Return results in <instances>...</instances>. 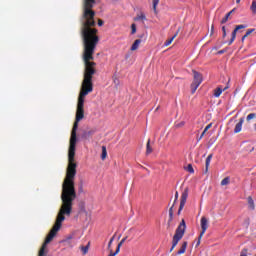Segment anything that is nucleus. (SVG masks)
<instances>
[{
	"label": "nucleus",
	"instance_id": "nucleus-21",
	"mask_svg": "<svg viewBox=\"0 0 256 256\" xmlns=\"http://www.w3.org/2000/svg\"><path fill=\"white\" fill-rule=\"evenodd\" d=\"M102 161H105L107 159V147L102 146V154H101Z\"/></svg>",
	"mask_w": 256,
	"mask_h": 256
},
{
	"label": "nucleus",
	"instance_id": "nucleus-9",
	"mask_svg": "<svg viewBox=\"0 0 256 256\" xmlns=\"http://www.w3.org/2000/svg\"><path fill=\"white\" fill-rule=\"evenodd\" d=\"M227 89H229V85L224 88L222 86L217 87L214 90V97H221V93H223V91H227Z\"/></svg>",
	"mask_w": 256,
	"mask_h": 256
},
{
	"label": "nucleus",
	"instance_id": "nucleus-11",
	"mask_svg": "<svg viewBox=\"0 0 256 256\" xmlns=\"http://www.w3.org/2000/svg\"><path fill=\"white\" fill-rule=\"evenodd\" d=\"M248 201V208L250 209V211H255V201L253 200V197L249 196L247 198Z\"/></svg>",
	"mask_w": 256,
	"mask_h": 256
},
{
	"label": "nucleus",
	"instance_id": "nucleus-32",
	"mask_svg": "<svg viewBox=\"0 0 256 256\" xmlns=\"http://www.w3.org/2000/svg\"><path fill=\"white\" fill-rule=\"evenodd\" d=\"M255 31V28H252V29H248L245 33L246 37H249V35H251V33H254Z\"/></svg>",
	"mask_w": 256,
	"mask_h": 256
},
{
	"label": "nucleus",
	"instance_id": "nucleus-2",
	"mask_svg": "<svg viewBox=\"0 0 256 256\" xmlns=\"http://www.w3.org/2000/svg\"><path fill=\"white\" fill-rule=\"evenodd\" d=\"M85 100L78 98L76 118L70 136L68 149V166L66 176L62 183L61 207L58 214H71L73 212V201L77 199L75 190V177L77 175V163H75V151L77 147V129L79 121L85 117Z\"/></svg>",
	"mask_w": 256,
	"mask_h": 256
},
{
	"label": "nucleus",
	"instance_id": "nucleus-7",
	"mask_svg": "<svg viewBox=\"0 0 256 256\" xmlns=\"http://www.w3.org/2000/svg\"><path fill=\"white\" fill-rule=\"evenodd\" d=\"M245 25L241 24V25H237L235 27V29L233 30L232 34H231V39L228 42V45H233L235 39L237 38V31H239L240 29H245Z\"/></svg>",
	"mask_w": 256,
	"mask_h": 256
},
{
	"label": "nucleus",
	"instance_id": "nucleus-3",
	"mask_svg": "<svg viewBox=\"0 0 256 256\" xmlns=\"http://www.w3.org/2000/svg\"><path fill=\"white\" fill-rule=\"evenodd\" d=\"M187 229V225L185 224V219H182L180 224L178 225L175 234L172 239V247L170 248V253L177 247L179 241L183 239V235H185V230Z\"/></svg>",
	"mask_w": 256,
	"mask_h": 256
},
{
	"label": "nucleus",
	"instance_id": "nucleus-36",
	"mask_svg": "<svg viewBox=\"0 0 256 256\" xmlns=\"http://www.w3.org/2000/svg\"><path fill=\"white\" fill-rule=\"evenodd\" d=\"M78 193H83V184L79 185Z\"/></svg>",
	"mask_w": 256,
	"mask_h": 256
},
{
	"label": "nucleus",
	"instance_id": "nucleus-35",
	"mask_svg": "<svg viewBox=\"0 0 256 256\" xmlns=\"http://www.w3.org/2000/svg\"><path fill=\"white\" fill-rule=\"evenodd\" d=\"M201 239H203V237H201V234L198 237V241L196 243V247H199V245H201Z\"/></svg>",
	"mask_w": 256,
	"mask_h": 256
},
{
	"label": "nucleus",
	"instance_id": "nucleus-27",
	"mask_svg": "<svg viewBox=\"0 0 256 256\" xmlns=\"http://www.w3.org/2000/svg\"><path fill=\"white\" fill-rule=\"evenodd\" d=\"M159 5V0H153V10L157 13V6Z\"/></svg>",
	"mask_w": 256,
	"mask_h": 256
},
{
	"label": "nucleus",
	"instance_id": "nucleus-34",
	"mask_svg": "<svg viewBox=\"0 0 256 256\" xmlns=\"http://www.w3.org/2000/svg\"><path fill=\"white\" fill-rule=\"evenodd\" d=\"M177 199H179V192L178 191L175 192V199H174L173 205H175V203H177Z\"/></svg>",
	"mask_w": 256,
	"mask_h": 256
},
{
	"label": "nucleus",
	"instance_id": "nucleus-37",
	"mask_svg": "<svg viewBox=\"0 0 256 256\" xmlns=\"http://www.w3.org/2000/svg\"><path fill=\"white\" fill-rule=\"evenodd\" d=\"M103 23H104L103 20L98 19V26H99V27H103Z\"/></svg>",
	"mask_w": 256,
	"mask_h": 256
},
{
	"label": "nucleus",
	"instance_id": "nucleus-5",
	"mask_svg": "<svg viewBox=\"0 0 256 256\" xmlns=\"http://www.w3.org/2000/svg\"><path fill=\"white\" fill-rule=\"evenodd\" d=\"M187 197H189V188H185L181 194L178 215H181V211H183V208L185 207V203H187Z\"/></svg>",
	"mask_w": 256,
	"mask_h": 256
},
{
	"label": "nucleus",
	"instance_id": "nucleus-13",
	"mask_svg": "<svg viewBox=\"0 0 256 256\" xmlns=\"http://www.w3.org/2000/svg\"><path fill=\"white\" fill-rule=\"evenodd\" d=\"M211 127H213V124H212V123L208 124V125L204 128V130H203L202 134L200 135V137L197 138V141H201V139H203V137H205V133H207Z\"/></svg>",
	"mask_w": 256,
	"mask_h": 256
},
{
	"label": "nucleus",
	"instance_id": "nucleus-31",
	"mask_svg": "<svg viewBox=\"0 0 256 256\" xmlns=\"http://www.w3.org/2000/svg\"><path fill=\"white\" fill-rule=\"evenodd\" d=\"M175 127L177 129L181 128V127H185V121H181L175 124Z\"/></svg>",
	"mask_w": 256,
	"mask_h": 256
},
{
	"label": "nucleus",
	"instance_id": "nucleus-29",
	"mask_svg": "<svg viewBox=\"0 0 256 256\" xmlns=\"http://www.w3.org/2000/svg\"><path fill=\"white\" fill-rule=\"evenodd\" d=\"M137 33V25L132 24L131 25V34L135 35Z\"/></svg>",
	"mask_w": 256,
	"mask_h": 256
},
{
	"label": "nucleus",
	"instance_id": "nucleus-18",
	"mask_svg": "<svg viewBox=\"0 0 256 256\" xmlns=\"http://www.w3.org/2000/svg\"><path fill=\"white\" fill-rule=\"evenodd\" d=\"M211 159H213V154H209L208 157L206 158V173L209 171V165H211Z\"/></svg>",
	"mask_w": 256,
	"mask_h": 256
},
{
	"label": "nucleus",
	"instance_id": "nucleus-14",
	"mask_svg": "<svg viewBox=\"0 0 256 256\" xmlns=\"http://www.w3.org/2000/svg\"><path fill=\"white\" fill-rule=\"evenodd\" d=\"M185 251H187V241H184L182 243L181 248L178 250V255H183V253H185Z\"/></svg>",
	"mask_w": 256,
	"mask_h": 256
},
{
	"label": "nucleus",
	"instance_id": "nucleus-19",
	"mask_svg": "<svg viewBox=\"0 0 256 256\" xmlns=\"http://www.w3.org/2000/svg\"><path fill=\"white\" fill-rule=\"evenodd\" d=\"M125 241H127V237H124L117 245L116 248V253H120L121 251V247H123V243H125Z\"/></svg>",
	"mask_w": 256,
	"mask_h": 256
},
{
	"label": "nucleus",
	"instance_id": "nucleus-25",
	"mask_svg": "<svg viewBox=\"0 0 256 256\" xmlns=\"http://www.w3.org/2000/svg\"><path fill=\"white\" fill-rule=\"evenodd\" d=\"M229 17H231V13H227L225 17L221 20V24H225L227 21H229Z\"/></svg>",
	"mask_w": 256,
	"mask_h": 256
},
{
	"label": "nucleus",
	"instance_id": "nucleus-40",
	"mask_svg": "<svg viewBox=\"0 0 256 256\" xmlns=\"http://www.w3.org/2000/svg\"><path fill=\"white\" fill-rule=\"evenodd\" d=\"M246 37H247L246 34H244L243 37H242V39H241L242 43L245 42V38H246Z\"/></svg>",
	"mask_w": 256,
	"mask_h": 256
},
{
	"label": "nucleus",
	"instance_id": "nucleus-42",
	"mask_svg": "<svg viewBox=\"0 0 256 256\" xmlns=\"http://www.w3.org/2000/svg\"><path fill=\"white\" fill-rule=\"evenodd\" d=\"M235 12V9H232L230 12H228V13H230V15H232L233 13Z\"/></svg>",
	"mask_w": 256,
	"mask_h": 256
},
{
	"label": "nucleus",
	"instance_id": "nucleus-8",
	"mask_svg": "<svg viewBox=\"0 0 256 256\" xmlns=\"http://www.w3.org/2000/svg\"><path fill=\"white\" fill-rule=\"evenodd\" d=\"M181 31L180 28H178V30L176 31V33L171 37L169 38L168 40H166L164 42V47H169V45H171L173 43V41H175V38L177 37V35H179V32Z\"/></svg>",
	"mask_w": 256,
	"mask_h": 256
},
{
	"label": "nucleus",
	"instance_id": "nucleus-38",
	"mask_svg": "<svg viewBox=\"0 0 256 256\" xmlns=\"http://www.w3.org/2000/svg\"><path fill=\"white\" fill-rule=\"evenodd\" d=\"M214 30H215V26H214V25H212V26H211V32H210V35H213Z\"/></svg>",
	"mask_w": 256,
	"mask_h": 256
},
{
	"label": "nucleus",
	"instance_id": "nucleus-44",
	"mask_svg": "<svg viewBox=\"0 0 256 256\" xmlns=\"http://www.w3.org/2000/svg\"><path fill=\"white\" fill-rule=\"evenodd\" d=\"M236 3H241V0H236Z\"/></svg>",
	"mask_w": 256,
	"mask_h": 256
},
{
	"label": "nucleus",
	"instance_id": "nucleus-26",
	"mask_svg": "<svg viewBox=\"0 0 256 256\" xmlns=\"http://www.w3.org/2000/svg\"><path fill=\"white\" fill-rule=\"evenodd\" d=\"M81 251H82L83 255H87V253H89V245L82 246Z\"/></svg>",
	"mask_w": 256,
	"mask_h": 256
},
{
	"label": "nucleus",
	"instance_id": "nucleus-4",
	"mask_svg": "<svg viewBox=\"0 0 256 256\" xmlns=\"http://www.w3.org/2000/svg\"><path fill=\"white\" fill-rule=\"evenodd\" d=\"M194 77H193V82L190 86L191 89V93L192 95H194L195 91H197V89H199V85H201V83H203V76L201 75V73L193 70L192 71Z\"/></svg>",
	"mask_w": 256,
	"mask_h": 256
},
{
	"label": "nucleus",
	"instance_id": "nucleus-16",
	"mask_svg": "<svg viewBox=\"0 0 256 256\" xmlns=\"http://www.w3.org/2000/svg\"><path fill=\"white\" fill-rule=\"evenodd\" d=\"M112 79L115 89H119V85H121V81L119 80V78H117V76L114 75Z\"/></svg>",
	"mask_w": 256,
	"mask_h": 256
},
{
	"label": "nucleus",
	"instance_id": "nucleus-6",
	"mask_svg": "<svg viewBox=\"0 0 256 256\" xmlns=\"http://www.w3.org/2000/svg\"><path fill=\"white\" fill-rule=\"evenodd\" d=\"M200 225L202 229V231L200 232V238H201L205 235V232L207 231V229H209V220H207V218L203 216L200 220Z\"/></svg>",
	"mask_w": 256,
	"mask_h": 256
},
{
	"label": "nucleus",
	"instance_id": "nucleus-24",
	"mask_svg": "<svg viewBox=\"0 0 256 256\" xmlns=\"http://www.w3.org/2000/svg\"><path fill=\"white\" fill-rule=\"evenodd\" d=\"M229 183H231V178L229 177H226L221 181L222 187H225V185H229Z\"/></svg>",
	"mask_w": 256,
	"mask_h": 256
},
{
	"label": "nucleus",
	"instance_id": "nucleus-39",
	"mask_svg": "<svg viewBox=\"0 0 256 256\" xmlns=\"http://www.w3.org/2000/svg\"><path fill=\"white\" fill-rule=\"evenodd\" d=\"M223 39H225L227 37V31H224L223 32V35H222Z\"/></svg>",
	"mask_w": 256,
	"mask_h": 256
},
{
	"label": "nucleus",
	"instance_id": "nucleus-28",
	"mask_svg": "<svg viewBox=\"0 0 256 256\" xmlns=\"http://www.w3.org/2000/svg\"><path fill=\"white\" fill-rule=\"evenodd\" d=\"M186 171H188V173H195V170L193 169V165L191 164L187 165Z\"/></svg>",
	"mask_w": 256,
	"mask_h": 256
},
{
	"label": "nucleus",
	"instance_id": "nucleus-12",
	"mask_svg": "<svg viewBox=\"0 0 256 256\" xmlns=\"http://www.w3.org/2000/svg\"><path fill=\"white\" fill-rule=\"evenodd\" d=\"M142 40L141 39H137L134 41V43L132 44L130 50L131 51H137L139 49V45H141Z\"/></svg>",
	"mask_w": 256,
	"mask_h": 256
},
{
	"label": "nucleus",
	"instance_id": "nucleus-33",
	"mask_svg": "<svg viewBox=\"0 0 256 256\" xmlns=\"http://www.w3.org/2000/svg\"><path fill=\"white\" fill-rule=\"evenodd\" d=\"M113 241H115V235L110 239L108 243V249H111V245H113Z\"/></svg>",
	"mask_w": 256,
	"mask_h": 256
},
{
	"label": "nucleus",
	"instance_id": "nucleus-15",
	"mask_svg": "<svg viewBox=\"0 0 256 256\" xmlns=\"http://www.w3.org/2000/svg\"><path fill=\"white\" fill-rule=\"evenodd\" d=\"M151 153H153V148H151V139H149L146 144V155H151Z\"/></svg>",
	"mask_w": 256,
	"mask_h": 256
},
{
	"label": "nucleus",
	"instance_id": "nucleus-10",
	"mask_svg": "<svg viewBox=\"0 0 256 256\" xmlns=\"http://www.w3.org/2000/svg\"><path fill=\"white\" fill-rule=\"evenodd\" d=\"M243 123H245V118H240L239 122L234 128V133H241V129H243Z\"/></svg>",
	"mask_w": 256,
	"mask_h": 256
},
{
	"label": "nucleus",
	"instance_id": "nucleus-17",
	"mask_svg": "<svg viewBox=\"0 0 256 256\" xmlns=\"http://www.w3.org/2000/svg\"><path fill=\"white\" fill-rule=\"evenodd\" d=\"M95 131H96L95 129H90V130L84 132L83 137H85V139H87V138L91 137L92 135H95Z\"/></svg>",
	"mask_w": 256,
	"mask_h": 256
},
{
	"label": "nucleus",
	"instance_id": "nucleus-22",
	"mask_svg": "<svg viewBox=\"0 0 256 256\" xmlns=\"http://www.w3.org/2000/svg\"><path fill=\"white\" fill-rule=\"evenodd\" d=\"M173 207H175V204L172 205V207L169 209V220H168V225L173 221Z\"/></svg>",
	"mask_w": 256,
	"mask_h": 256
},
{
	"label": "nucleus",
	"instance_id": "nucleus-1",
	"mask_svg": "<svg viewBox=\"0 0 256 256\" xmlns=\"http://www.w3.org/2000/svg\"><path fill=\"white\" fill-rule=\"evenodd\" d=\"M95 0H83V13L81 17V35L84 43L83 61L85 65L84 79L78 99L85 100L93 92V75L97 73V63L93 62V55L99 43L98 30L95 27Z\"/></svg>",
	"mask_w": 256,
	"mask_h": 256
},
{
	"label": "nucleus",
	"instance_id": "nucleus-43",
	"mask_svg": "<svg viewBox=\"0 0 256 256\" xmlns=\"http://www.w3.org/2000/svg\"><path fill=\"white\" fill-rule=\"evenodd\" d=\"M222 31H223V33H225V31H227L225 26L222 27Z\"/></svg>",
	"mask_w": 256,
	"mask_h": 256
},
{
	"label": "nucleus",
	"instance_id": "nucleus-30",
	"mask_svg": "<svg viewBox=\"0 0 256 256\" xmlns=\"http://www.w3.org/2000/svg\"><path fill=\"white\" fill-rule=\"evenodd\" d=\"M256 117V114L255 113H250L248 114V116L246 117V120L247 121H251V119H255Z\"/></svg>",
	"mask_w": 256,
	"mask_h": 256
},
{
	"label": "nucleus",
	"instance_id": "nucleus-20",
	"mask_svg": "<svg viewBox=\"0 0 256 256\" xmlns=\"http://www.w3.org/2000/svg\"><path fill=\"white\" fill-rule=\"evenodd\" d=\"M146 19H147V17L145 16V14L140 13L134 18V21H145Z\"/></svg>",
	"mask_w": 256,
	"mask_h": 256
},
{
	"label": "nucleus",
	"instance_id": "nucleus-41",
	"mask_svg": "<svg viewBox=\"0 0 256 256\" xmlns=\"http://www.w3.org/2000/svg\"><path fill=\"white\" fill-rule=\"evenodd\" d=\"M223 53H225V50H220V51H218V54H219V55H223Z\"/></svg>",
	"mask_w": 256,
	"mask_h": 256
},
{
	"label": "nucleus",
	"instance_id": "nucleus-23",
	"mask_svg": "<svg viewBox=\"0 0 256 256\" xmlns=\"http://www.w3.org/2000/svg\"><path fill=\"white\" fill-rule=\"evenodd\" d=\"M250 11H252L253 15H256V0L252 1V4L250 6Z\"/></svg>",
	"mask_w": 256,
	"mask_h": 256
}]
</instances>
